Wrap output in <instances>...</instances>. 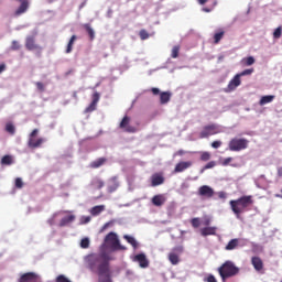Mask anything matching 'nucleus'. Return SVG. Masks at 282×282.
Here are the masks:
<instances>
[{"label": "nucleus", "mask_w": 282, "mask_h": 282, "mask_svg": "<svg viewBox=\"0 0 282 282\" xmlns=\"http://www.w3.org/2000/svg\"><path fill=\"white\" fill-rule=\"evenodd\" d=\"M113 250L116 249H101L99 253L88 256L90 270L97 272L99 282H113L111 281V267L109 264L116 259Z\"/></svg>", "instance_id": "f257e3e1"}, {"label": "nucleus", "mask_w": 282, "mask_h": 282, "mask_svg": "<svg viewBox=\"0 0 282 282\" xmlns=\"http://www.w3.org/2000/svg\"><path fill=\"white\" fill-rule=\"evenodd\" d=\"M254 204V200H252V196H242L238 199H234L229 202V206L236 215L237 219L241 217V213H247L249 210L250 206Z\"/></svg>", "instance_id": "f03ea898"}, {"label": "nucleus", "mask_w": 282, "mask_h": 282, "mask_svg": "<svg viewBox=\"0 0 282 282\" xmlns=\"http://www.w3.org/2000/svg\"><path fill=\"white\" fill-rule=\"evenodd\" d=\"M218 274L223 281H226V279H230L239 274V267L235 265V262L232 261H226L218 268Z\"/></svg>", "instance_id": "7ed1b4c3"}, {"label": "nucleus", "mask_w": 282, "mask_h": 282, "mask_svg": "<svg viewBox=\"0 0 282 282\" xmlns=\"http://www.w3.org/2000/svg\"><path fill=\"white\" fill-rule=\"evenodd\" d=\"M221 132V128H219L218 124L216 123H210L207 126H204L203 129L200 130L198 138L200 140H204L206 138H210V135H217Z\"/></svg>", "instance_id": "20e7f679"}, {"label": "nucleus", "mask_w": 282, "mask_h": 282, "mask_svg": "<svg viewBox=\"0 0 282 282\" xmlns=\"http://www.w3.org/2000/svg\"><path fill=\"white\" fill-rule=\"evenodd\" d=\"M248 144H249L248 139L234 138L229 141L228 147H229V151L239 152V151H243V150L248 149Z\"/></svg>", "instance_id": "39448f33"}, {"label": "nucleus", "mask_w": 282, "mask_h": 282, "mask_svg": "<svg viewBox=\"0 0 282 282\" xmlns=\"http://www.w3.org/2000/svg\"><path fill=\"white\" fill-rule=\"evenodd\" d=\"M101 248H124V247L120 245V239H118V235L111 231L105 237V245H102Z\"/></svg>", "instance_id": "423d86ee"}, {"label": "nucleus", "mask_w": 282, "mask_h": 282, "mask_svg": "<svg viewBox=\"0 0 282 282\" xmlns=\"http://www.w3.org/2000/svg\"><path fill=\"white\" fill-rule=\"evenodd\" d=\"M184 253V249L175 248L169 254L167 259L172 265H177L182 261L181 257Z\"/></svg>", "instance_id": "0eeeda50"}, {"label": "nucleus", "mask_w": 282, "mask_h": 282, "mask_svg": "<svg viewBox=\"0 0 282 282\" xmlns=\"http://www.w3.org/2000/svg\"><path fill=\"white\" fill-rule=\"evenodd\" d=\"M119 129H122L126 133H135L138 128L131 126V118L129 116H124L119 123Z\"/></svg>", "instance_id": "6e6552de"}, {"label": "nucleus", "mask_w": 282, "mask_h": 282, "mask_svg": "<svg viewBox=\"0 0 282 282\" xmlns=\"http://www.w3.org/2000/svg\"><path fill=\"white\" fill-rule=\"evenodd\" d=\"M199 197H206V199H210L215 197V189L208 185H203L198 188Z\"/></svg>", "instance_id": "1a4fd4ad"}, {"label": "nucleus", "mask_w": 282, "mask_h": 282, "mask_svg": "<svg viewBox=\"0 0 282 282\" xmlns=\"http://www.w3.org/2000/svg\"><path fill=\"white\" fill-rule=\"evenodd\" d=\"M18 282H41V276L34 272H28L22 274Z\"/></svg>", "instance_id": "9d476101"}, {"label": "nucleus", "mask_w": 282, "mask_h": 282, "mask_svg": "<svg viewBox=\"0 0 282 282\" xmlns=\"http://www.w3.org/2000/svg\"><path fill=\"white\" fill-rule=\"evenodd\" d=\"M25 47L29 50V52H32L34 50H41V46L36 44V36L34 35H29L25 39Z\"/></svg>", "instance_id": "9b49d317"}, {"label": "nucleus", "mask_w": 282, "mask_h": 282, "mask_svg": "<svg viewBox=\"0 0 282 282\" xmlns=\"http://www.w3.org/2000/svg\"><path fill=\"white\" fill-rule=\"evenodd\" d=\"M132 261L135 263H139L140 268H149V259H147V254L144 253H139L132 257Z\"/></svg>", "instance_id": "f8f14e48"}, {"label": "nucleus", "mask_w": 282, "mask_h": 282, "mask_svg": "<svg viewBox=\"0 0 282 282\" xmlns=\"http://www.w3.org/2000/svg\"><path fill=\"white\" fill-rule=\"evenodd\" d=\"M20 1L19 8L14 11V17H21V14H25L30 9V1L29 0H17Z\"/></svg>", "instance_id": "ddd939ff"}, {"label": "nucleus", "mask_w": 282, "mask_h": 282, "mask_svg": "<svg viewBox=\"0 0 282 282\" xmlns=\"http://www.w3.org/2000/svg\"><path fill=\"white\" fill-rule=\"evenodd\" d=\"M241 85V75H236L228 84L226 91H235Z\"/></svg>", "instance_id": "4468645a"}, {"label": "nucleus", "mask_w": 282, "mask_h": 282, "mask_svg": "<svg viewBox=\"0 0 282 282\" xmlns=\"http://www.w3.org/2000/svg\"><path fill=\"white\" fill-rule=\"evenodd\" d=\"M191 166H193V162L191 161L178 162L175 165L174 173H184V171H186V169H191Z\"/></svg>", "instance_id": "2eb2a0df"}, {"label": "nucleus", "mask_w": 282, "mask_h": 282, "mask_svg": "<svg viewBox=\"0 0 282 282\" xmlns=\"http://www.w3.org/2000/svg\"><path fill=\"white\" fill-rule=\"evenodd\" d=\"M164 184V175L162 173H154L151 176V186H162Z\"/></svg>", "instance_id": "dca6fc26"}, {"label": "nucleus", "mask_w": 282, "mask_h": 282, "mask_svg": "<svg viewBox=\"0 0 282 282\" xmlns=\"http://www.w3.org/2000/svg\"><path fill=\"white\" fill-rule=\"evenodd\" d=\"M43 142H45V139L34 137L33 139H29L28 147L29 149H39L42 147Z\"/></svg>", "instance_id": "f3484780"}, {"label": "nucleus", "mask_w": 282, "mask_h": 282, "mask_svg": "<svg viewBox=\"0 0 282 282\" xmlns=\"http://www.w3.org/2000/svg\"><path fill=\"white\" fill-rule=\"evenodd\" d=\"M153 206H164V204H166V196H164L163 194H158L154 195L151 199Z\"/></svg>", "instance_id": "a211bd4d"}, {"label": "nucleus", "mask_w": 282, "mask_h": 282, "mask_svg": "<svg viewBox=\"0 0 282 282\" xmlns=\"http://www.w3.org/2000/svg\"><path fill=\"white\" fill-rule=\"evenodd\" d=\"M90 186L94 188V191H100V188L105 187V181L98 176H95L90 182Z\"/></svg>", "instance_id": "6ab92c4d"}, {"label": "nucleus", "mask_w": 282, "mask_h": 282, "mask_svg": "<svg viewBox=\"0 0 282 282\" xmlns=\"http://www.w3.org/2000/svg\"><path fill=\"white\" fill-rule=\"evenodd\" d=\"M251 263L257 272H261L263 270V260L259 257H253L251 259Z\"/></svg>", "instance_id": "aec40b11"}, {"label": "nucleus", "mask_w": 282, "mask_h": 282, "mask_svg": "<svg viewBox=\"0 0 282 282\" xmlns=\"http://www.w3.org/2000/svg\"><path fill=\"white\" fill-rule=\"evenodd\" d=\"M224 36H226V31H224V29H218L214 34V45H219Z\"/></svg>", "instance_id": "412c9836"}, {"label": "nucleus", "mask_w": 282, "mask_h": 282, "mask_svg": "<svg viewBox=\"0 0 282 282\" xmlns=\"http://www.w3.org/2000/svg\"><path fill=\"white\" fill-rule=\"evenodd\" d=\"M202 237H208L210 235H217V227H205L200 229Z\"/></svg>", "instance_id": "4be33fe9"}, {"label": "nucleus", "mask_w": 282, "mask_h": 282, "mask_svg": "<svg viewBox=\"0 0 282 282\" xmlns=\"http://www.w3.org/2000/svg\"><path fill=\"white\" fill-rule=\"evenodd\" d=\"M107 162V158H99L96 161H93L89 166L90 169H100Z\"/></svg>", "instance_id": "5701e85b"}, {"label": "nucleus", "mask_w": 282, "mask_h": 282, "mask_svg": "<svg viewBox=\"0 0 282 282\" xmlns=\"http://www.w3.org/2000/svg\"><path fill=\"white\" fill-rule=\"evenodd\" d=\"M171 100V93L170 91H163L160 94V102L161 105H166V102H170Z\"/></svg>", "instance_id": "b1692460"}, {"label": "nucleus", "mask_w": 282, "mask_h": 282, "mask_svg": "<svg viewBox=\"0 0 282 282\" xmlns=\"http://www.w3.org/2000/svg\"><path fill=\"white\" fill-rule=\"evenodd\" d=\"M104 210L105 205H97L90 209V214L93 215V217H98V215H100V213H104Z\"/></svg>", "instance_id": "393cba45"}, {"label": "nucleus", "mask_w": 282, "mask_h": 282, "mask_svg": "<svg viewBox=\"0 0 282 282\" xmlns=\"http://www.w3.org/2000/svg\"><path fill=\"white\" fill-rule=\"evenodd\" d=\"M74 219H76V216H74V215H69V216L62 218L59 221L61 228H63L64 226H67V224H72V221H74Z\"/></svg>", "instance_id": "a878e982"}, {"label": "nucleus", "mask_w": 282, "mask_h": 282, "mask_svg": "<svg viewBox=\"0 0 282 282\" xmlns=\"http://www.w3.org/2000/svg\"><path fill=\"white\" fill-rule=\"evenodd\" d=\"M272 100H274V95L262 96L259 105L263 107V105H269V102H272Z\"/></svg>", "instance_id": "bb28decb"}, {"label": "nucleus", "mask_w": 282, "mask_h": 282, "mask_svg": "<svg viewBox=\"0 0 282 282\" xmlns=\"http://www.w3.org/2000/svg\"><path fill=\"white\" fill-rule=\"evenodd\" d=\"M84 29L86 30L87 34L89 35L90 41L96 39V32L91 28V24H84Z\"/></svg>", "instance_id": "cd10ccee"}, {"label": "nucleus", "mask_w": 282, "mask_h": 282, "mask_svg": "<svg viewBox=\"0 0 282 282\" xmlns=\"http://www.w3.org/2000/svg\"><path fill=\"white\" fill-rule=\"evenodd\" d=\"M123 239H126V241H128V243H130V246H132V248H138V246H139L138 240H135L132 236L124 235Z\"/></svg>", "instance_id": "c85d7f7f"}, {"label": "nucleus", "mask_w": 282, "mask_h": 282, "mask_svg": "<svg viewBox=\"0 0 282 282\" xmlns=\"http://www.w3.org/2000/svg\"><path fill=\"white\" fill-rule=\"evenodd\" d=\"M76 35H73L67 44V47H66V54H72V50H74V43L76 41Z\"/></svg>", "instance_id": "c756f323"}, {"label": "nucleus", "mask_w": 282, "mask_h": 282, "mask_svg": "<svg viewBox=\"0 0 282 282\" xmlns=\"http://www.w3.org/2000/svg\"><path fill=\"white\" fill-rule=\"evenodd\" d=\"M238 246H241V239L239 238H235L231 239L228 245L226 246V248H237Z\"/></svg>", "instance_id": "7c9ffc66"}, {"label": "nucleus", "mask_w": 282, "mask_h": 282, "mask_svg": "<svg viewBox=\"0 0 282 282\" xmlns=\"http://www.w3.org/2000/svg\"><path fill=\"white\" fill-rule=\"evenodd\" d=\"M242 65H246V67H250V65H254L256 59L252 56L245 57L241 61Z\"/></svg>", "instance_id": "2f4dec72"}, {"label": "nucleus", "mask_w": 282, "mask_h": 282, "mask_svg": "<svg viewBox=\"0 0 282 282\" xmlns=\"http://www.w3.org/2000/svg\"><path fill=\"white\" fill-rule=\"evenodd\" d=\"M139 36H140L141 41H147V39H149L151 35L149 34V32L147 30L142 29L139 32Z\"/></svg>", "instance_id": "473e14b6"}, {"label": "nucleus", "mask_w": 282, "mask_h": 282, "mask_svg": "<svg viewBox=\"0 0 282 282\" xmlns=\"http://www.w3.org/2000/svg\"><path fill=\"white\" fill-rule=\"evenodd\" d=\"M252 74H254V68H247V69L242 70L241 73H238V76H240V78H241V76H250Z\"/></svg>", "instance_id": "72a5a7b5"}, {"label": "nucleus", "mask_w": 282, "mask_h": 282, "mask_svg": "<svg viewBox=\"0 0 282 282\" xmlns=\"http://www.w3.org/2000/svg\"><path fill=\"white\" fill-rule=\"evenodd\" d=\"M1 164H4L7 166H10V164H12V156L10 155H4L2 159H1Z\"/></svg>", "instance_id": "f704fd0d"}, {"label": "nucleus", "mask_w": 282, "mask_h": 282, "mask_svg": "<svg viewBox=\"0 0 282 282\" xmlns=\"http://www.w3.org/2000/svg\"><path fill=\"white\" fill-rule=\"evenodd\" d=\"M6 131H7L8 133H10L11 135H14L17 129L14 128V124H12V123H7V126H6Z\"/></svg>", "instance_id": "c9c22d12"}, {"label": "nucleus", "mask_w": 282, "mask_h": 282, "mask_svg": "<svg viewBox=\"0 0 282 282\" xmlns=\"http://www.w3.org/2000/svg\"><path fill=\"white\" fill-rule=\"evenodd\" d=\"M171 56L172 58H177V56H180V46H173Z\"/></svg>", "instance_id": "e433bc0d"}, {"label": "nucleus", "mask_w": 282, "mask_h": 282, "mask_svg": "<svg viewBox=\"0 0 282 282\" xmlns=\"http://www.w3.org/2000/svg\"><path fill=\"white\" fill-rule=\"evenodd\" d=\"M200 160L202 162H208L210 160V152H202Z\"/></svg>", "instance_id": "4c0bfd02"}, {"label": "nucleus", "mask_w": 282, "mask_h": 282, "mask_svg": "<svg viewBox=\"0 0 282 282\" xmlns=\"http://www.w3.org/2000/svg\"><path fill=\"white\" fill-rule=\"evenodd\" d=\"M89 243H90L89 238L85 237V238H83V239L80 240L79 246H80V248H87V247L89 246Z\"/></svg>", "instance_id": "58836bf2"}, {"label": "nucleus", "mask_w": 282, "mask_h": 282, "mask_svg": "<svg viewBox=\"0 0 282 282\" xmlns=\"http://www.w3.org/2000/svg\"><path fill=\"white\" fill-rule=\"evenodd\" d=\"M215 166H217V162L210 161L204 166L203 171H208V169H215Z\"/></svg>", "instance_id": "ea45409f"}, {"label": "nucleus", "mask_w": 282, "mask_h": 282, "mask_svg": "<svg viewBox=\"0 0 282 282\" xmlns=\"http://www.w3.org/2000/svg\"><path fill=\"white\" fill-rule=\"evenodd\" d=\"M100 101V94L98 91H95L93 94V101L95 105H98V102Z\"/></svg>", "instance_id": "a19ab883"}, {"label": "nucleus", "mask_w": 282, "mask_h": 282, "mask_svg": "<svg viewBox=\"0 0 282 282\" xmlns=\"http://www.w3.org/2000/svg\"><path fill=\"white\" fill-rule=\"evenodd\" d=\"M98 104H94V101L90 102V105L86 108L87 113H91V111H96V107Z\"/></svg>", "instance_id": "79ce46f5"}, {"label": "nucleus", "mask_w": 282, "mask_h": 282, "mask_svg": "<svg viewBox=\"0 0 282 282\" xmlns=\"http://www.w3.org/2000/svg\"><path fill=\"white\" fill-rule=\"evenodd\" d=\"M56 282H72L67 276H65L64 274H59L56 280Z\"/></svg>", "instance_id": "37998d69"}, {"label": "nucleus", "mask_w": 282, "mask_h": 282, "mask_svg": "<svg viewBox=\"0 0 282 282\" xmlns=\"http://www.w3.org/2000/svg\"><path fill=\"white\" fill-rule=\"evenodd\" d=\"M11 50L13 51L21 50V44H19V41L17 40L12 41Z\"/></svg>", "instance_id": "c03bdc74"}, {"label": "nucleus", "mask_w": 282, "mask_h": 282, "mask_svg": "<svg viewBox=\"0 0 282 282\" xmlns=\"http://www.w3.org/2000/svg\"><path fill=\"white\" fill-rule=\"evenodd\" d=\"M281 34H282V29L281 26H279L278 29H275V31L273 32V36L275 39H281Z\"/></svg>", "instance_id": "a18cd8bd"}, {"label": "nucleus", "mask_w": 282, "mask_h": 282, "mask_svg": "<svg viewBox=\"0 0 282 282\" xmlns=\"http://www.w3.org/2000/svg\"><path fill=\"white\" fill-rule=\"evenodd\" d=\"M15 188H23V180L21 177L15 178Z\"/></svg>", "instance_id": "49530a36"}, {"label": "nucleus", "mask_w": 282, "mask_h": 282, "mask_svg": "<svg viewBox=\"0 0 282 282\" xmlns=\"http://www.w3.org/2000/svg\"><path fill=\"white\" fill-rule=\"evenodd\" d=\"M193 228H199L200 223H199V218H193L191 221Z\"/></svg>", "instance_id": "de8ad7c7"}, {"label": "nucleus", "mask_w": 282, "mask_h": 282, "mask_svg": "<svg viewBox=\"0 0 282 282\" xmlns=\"http://www.w3.org/2000/svg\"><path fill=\"white\" fill-rule=\"evenodd\" d=\"M35 86L37 87V89H39L41 93L45 91V85H44L43 83L37 82V83H35Z\"/></svg>", "instance_id": "09e8293b"}, {"label": "nucleus", "mask_w": 282, "mask_h": 282, "mask_svg": "<svg viewBox=\"0 0 282 282\" xmlns=\"http://www.w3.org/2000/svg\"><path fill=\"white\" fill-rule=\"evenodd\" d=\"M206 282H217V278L215 275L209 274L207 278L204 279Z\"/></svg>", "instance_id": "8fccbe9b"}, {"label": "nucleus", "mask_w": 282, "mask_h": 282, "mask_svg": "<svg viewBox=\"0 0 282 282\" xmlns=\"http://www.w3.org/2000/svg\"><path fill=\"white\" fill-rule=\"evenodd\" d=\"M36 135H39V129H34V130L30 133L29 139H34V138H36Z\"/></svg>", "instance_id": "3c124183"}, {"label": "nucleus", "mask_w": 282, "mask_h": 282, "mask_svg": "<svg viewBox=\"0 0 282 282\" xmlns=\"http://www.w3.org/2000/svg\"><path fill=\"white\" fill-rule=\"evenodd\" d=\"M221 147V141H214L212 142V148L213 149H219Z\"/></svg>", "instance_id": "603ef678"}, {"label": "nucleus", "mask_w": 282, "mask_h": 282, "mask_svg": "<svg viewBox=\"0 0 282 282\" xmlns=\"http://www.w3.org/2000/svg\"><path fill=\"white\" fill-rule=\"evenodd\" d=\"M230 162H232V158H227L223 161V166H228V164H230Z\"/></svg>", "instance_id": "864d4df0"}, {"label": "nucleus", "mask_w": 282, "mask_h": 282, "mask_svg": "<svg viewBox=\"0 0 282 282\" xmlns=\"http://www.w3.org/2000/svg\"><path fill=\"white\" fill-rule=\"evenodd\" d=\"M218 197L219 199H226V197H228V194H226V192H218Z\"/></svg>", "instance_id": "5fc2aeb1"}, {"label": "nucleus", "mask_w": 282, "mask_h": 282, "mask_svg": "<svg viewBox=\"0 0 282 282\" xmlns=\"http://www.w3.org/2000/svg\"><path fill=\"white\" fill-rule=\"evenodd\" d=\"M151 91L154 96H158L160 94V88H152Z\"/></svg>", "instance_id": "6e6d98bb"}, {"label": "nucleus", "mask_w": 282, "mask_h": 282, "mask_svg": "<svg viewBox=\"0 0 282 282\" xmlns=\"http://www.w3.org/2000/svg\"><path fill=\"white\" fill-rule=\"evenodd\" d=\"M203 226H210V218H205L203 221Z\"/></svg>", "instance_id": "4d7b16f0"}, {"label": "nucleus", "mask_w": 282, "mask_h": 282, "mask_svg": "<svg viewBox=\"0 0 282 282\" xmlns=\"http://www.w3.org/2000/svg\"><path fill=\"white\" fill-rule=\"evenodd\" d=\"M116 188H118V184H117V183L115 184L113 187H112V186H109V187H108V191H109L110 193H113V191H116Z\"/></svg>", "instance_id": "13d9d810"}, {"label": "nucleus", "mask_w": 282, "mask_h": 282, "mask_svg": "<svg viewBox=\"0 0 282 282\" xmlns=\"http://www.w3.org/2000/svg\"><path fill=\"white\" fill-rule=\"evenodd\" d=\"M6 72V64H0V74Z\"/></svg>", "instance_id": "bf43d9fd"}, {"label": "nucleus", "mask_w": 282, "mask_h": 282, "mask_svg": "<svg viewBox=\"0 0 282 282\" xmlns=\"http://www.w3.org/2000/svg\"><path fill=\"white\" fill-rule=\"evenodd\" d=\"M208 2V0H198V3L200 4V6H204L205 3H207Z\"/></svg>", "instance_id": "052dcab7"}, {"label": "nucleus", "mask_w": 282, "mask_h": 282, "mask_svg": "<svg viewBox=\"0 0 282 282\" xmlns=\"http://www.w3.org/2000/svg\"><path fill=\"white\" fill-rule=\"evenodd\" d=\"M278 175L282 177V167H278Z\"/></svg>", "instance_id": "680f3d73"}, {"label": "nucleus", "mask_w": 282, "mask_h": 282, "mask_svg": "<svg viewBox=\"0 0 282 282\" xmlns=\"http://www.w3.org/2000/svg\"><path fill=\"white\" fill-rule=\"evenodd\" d=\"M89 221H91V218L86 217V218H85V224H89Z\"/></svg>", "instance_id": "e2e57ef3"}, {"label": "nucleus", "mask_w": 282, "mask_h": 282, "mask_svg": "<svg viewBox=\"0 0 282 282\" xmlns=\"http://www.w3.org/2000/svg\"><path fill=\"white\" fill-rule=\"evenodd\" d=\"M218 61H224V55H220V56L218 57Z\"/></svg>", "instance_id": "0e129e2a"}, {"label": "nucleus", "mask_w": 282, "mask_h": 282, "mask_svg": "<svg viewBox=\"0 0 282 282\" xmlns=\"http://www.w3.org/2000/svg\"><path fill=\"white\" fill-rule=\"evenodd\" d=\"M204 12H210V10L209 9H204Z\"/></svg>", "instance_id": "69168bd1"}, {"label": "nucleus", "mask_w": 282, "mask_h": 282, "mask_svg": "<svg viewBox=\"0 0 282 282\" xmlns=\"http://www.w3.org/2000/svg\"><path fill=\"white\" fill-rule=\"evenodd\" d=\"M109 226V223H107L105 226H104V228H107Z\"/></svg>", "instance_id": "338daca9"}, {"label": "nucleus", "mask_w": 282, "mask_h": 282, "mask_svg": "<svg viewBox=\"0 0 282 282\" xmlns=\"http://www.w3.org/2000/svg\"><path fill=\"white\" fill-rule=\"evenodd\" d=\"M282 282V281H281Z\"/></svg>", "instance_id": "774afa93"}]
</instances>
